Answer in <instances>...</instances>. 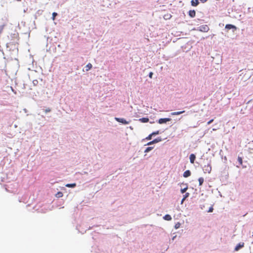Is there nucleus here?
I'll return each mask as SVG.
<instances>
[{"mask_svg":"<svg viewBox=\"0 0 253 253\" xmlns=\"http://www.w3.org/2000/svg\"><path fill=\"white\" fill-rule=\"evenodd\" d=\"M162 141V138L161 137H158L153 139V140L149 142L148 143H147L146 145H153V144L157 143H158L159 142H161Z\"/></svg>","mask_w":253,"mask_h":253,"instance_id":"4","label":"nucleus"},{"mask_svg":"<svg viewBox=\"0 0 253 253\" xmlns=\"http://www.w3.org/2000/svg\"><path fill=\"white\" fill-rule=\"evenodd\" d=\"M237 29V28L236 26L231 24H228L225 25V32H228L229 30H231L233 33H234Z\"/></svg>","mask_w":253,"mask_h":253,"instance_id":"2","label":"nucleus"},{"mask_svg":"<svg viewBox=\"0 0 253 253\" xmlns=\"http://www.w3.org/2000/svg\"><path fill=\"white\" fill-rule=\"evenodd\" d=\"M66 186L69 188H74L76 186V183H68L66 185Z\"/></svg>","mask_w":253,"mask_h":253,"instance_id":"22","label":"nucleus"},{"mask_svg":"<svg viewBox=\"0 0 253 253\" xmlns=\"http://www.w3.org/2000/svg\"><path fill=\"white\" fill-rule=\"evenodd\" d=\"M149 119L147 117L140 118L139 121L143 123H146L149 122Z\"/></svg>","mask_w":253,"mask_h":253,"instance_id":"19","label":"nucleus"},{"mask_svg":"<svg viewBox=\"0 0 253 253\" xmlns=\"http://www.w3.org/2000/svg\"><path fill=\"white\" fill-rule=\"evenodd\" d=\"M163 219L165 220L170 221L171 220L172 218L169 214H167L163 217Z\"/></svg>","mask_w":253,"mask_h":253,"instance_id":"21","label":"nucleus"},{"mask_svg":"<svg viewBox=\"0 0 253 253\" xmlns=\"http://www.w3.org/2000/svg\"><path fill=\"white\" fill-rule=\"evenodd\" d=\"M114 119L117 122L121 123L123 125H127L129 123V121H127L124 118L115 117Z\"/></svg>","mask_w":253,"mask_h":253,"instance_id":"3","label":"nucleus"},{"mask_svg":"<svg viewBox=\"0 0 253 253\" xmlns=\"http://www.w3.org/2000/svg\"><path fill=\"white\" fill-rule=\"evenodd\" d=\"M38 83H39V82L37 80H34L33 81V84L34 86L37 85Z\"/></svg>","mask_w":253,"mask_h":253,"instance_id":"29","label":"nucleus"},{"mask_svg":"<svg viewBox=\"0 0 253 253\" xmlns=\"http://www.w3.org/2000/svg\"><path fill=\"white\" fill-rule=\"evenodd\" d=\"M213 211V208L212 206H211V207H210L209 210L208 211V212H212Z\"/></svg>","mask_w":253,"mask_h":253,"instance_id":"31","label":"nucleus"},{"mask_svg":"<svg viewBox=\"0 0 253 253\" xmlns=\"http://www.w3.org/2000/svg\"><path fill=\"white\" fill-rule=\"evenodd\" d=\"M185 111L173 112H171L170 113V115H171V116L179 115H180V114H182L185 113Z\"/></svg>","mask_w":253,"mask_h":253,"instance_id":"17","label":"nucleus"},{"mask_svg":"<svg viewBox=\"0 0 253 253\" xmlns=\"http://www.w3.org/2000/svg\"><path fill=\"white\" fill-rule=\"evenodd\" d=\"M153 73L152 72H150L149 73V75H148V76L150 78L152 79V77H153Z\"/></svg>","mask_w":253,"mask_h":253,"instance_id":"32","label":"nucleus"},{"mask_svg":"<svg viewBox=\"0 0 253 253\" xmlns=\"http://www.w3.org/2000/svg\"><path fill=\"white\" fill-rule=\"evenodd\" d=\"M63 193L61 192H58L56 194L55 196L57 198H61L63 196Z\"/></svg>","mask_w":253,"mask_h":253,"instance_id":"25","label":"nucleus"},{"mask_svg":"<svg viewBox=\"0 0 253 253\" xmlns=\"http://www.w3.org/2000/svg\"><path fill=\"white\" fill-rule=\"evenodd\" d=\"M188 15L191 18H194L196 15V11L195 10H190L188 11Z\"/></svg>","mask_w":253,"mask_h":253,"instance_id":"13","label":"nucleus"},{"mask_svg":"<svg viewBox=\"0 0 253 253\" xmlns=\"http://www.w3.org/2000/svg\"><path fill=\"white\" fill-rule=\"evenodd\" d=\"M15 41L10 42L6 44V52L9 54L11 60H17L18 46Z\"/></svg>","mask_w":253,"mask_h":253,"instance_id":"1","label":"nucleus"},{"mask_svg":"<svg viewBox=\"0 0 253 253\" xmlns=\"http://www.w3.org/2000/svg\"><path fill=\"white\" fill-rule=\"evenodd\" d=\"M198 181H199V186H201L204 183V179L203 177H201L198 179Z\"/></svg>","mask_w":253,"mask_h":253,"instance_id":"24","label":"nucleus"},{"mask_svg":"<svg viewBox=\"0 0 253 253\" xmlns=\"http://www.w3.org/2000/svg\"><path fill=\"white\" fill-rule=\"evenodd\" d=\"M198 28L200 31L203 32H207L209 30V28L207 25H201Z\"/></svg>","mask_w":253,"mask_h":253,"instance_id":"7","label":"nucleus"},{"mask_svg":"<svg viewBox=\"0 0 253 253\" xmlns=\"http://www.w3.org/2000/svg\"><path fill=\"white\" fill-rule=\"evenodd\" d=\"M186 199H184L183 198H182V199L181 200V204H182L183 203V202Z\"/></svg>","mask_w":253,"mask_h":253,"instance_id":"37","label":"nucleus"},{"mask_svg":"<svg viewBox=\"0 0 253 253\" xmlns=\"http://www.w3.org/2000/svg\"><path fill=\"white\" fill-rule=\"evenodd\" d=\"M238 161L239 164L240 165H242L243 168H246V166L243 165V159L242 157L238 156Z\"/></svg>","mask_w":253,"mask_h":253,"instance_id":"18","label":"nucleus"},{"mask_svg":"<svg viewBox=\"0 0 253 253\" xmlns=\"http://www.w3.org/2000/svg\"><path fill=\"white\" fill-rule=\"evenodd\" d=\"M244 246V243L243 242H240L239 244H238L234 248L235 251H238L240 249H241Z\"/></svg>","mask_w":253,"mask_h":253,"instance_id":"9","label":"nucleus"},{"mask_svg":"<svg viewBox=\"0 0 253 253\" xmlns=\"http://www.w3.org/2000/svg\"><path fill=\"white\" fill-rule=\"evenodd\" d=\"M181 225V224L179 223V222H177L175 225H174V228L176 229H178L180 226Z\"/></svg>","mask_w":253,"mask_h":253,"instance_id":"26","label":"nucleus"},{"mask_svg":"<svg viewBox=\"0 0 253 253\" xmlns=\"http://www.w3.org/2000/svg\"><path fill=\"white\" fill-rule=\"evenodd\" d=\"M191 172L189 170H186L183 174V177L187 178L191 175Z\"/></svg>","mask_w":253,"mask_h":253,"instance_id":"15","label":"nucleus"},{"mask_svg":"<svg viewBox=\"0 0 253 253\" xmlns=\"http://www.w3.org/2000/svg\"><path fill=\"white\" fill-rule=\"evenodd\" d=\"M10 38L11 40H13V41H14V39H17V40H18V34L17 33L11 34L10 35Z\"/></svg>","mask_w":253,"mask_h":253,"instance_id":"14","label":"nucleus"},{"mask_svg":"<svg viewBox=\"0 0 253 253\" xmlns=\"http://www.w3.org/2000/svg\"><path fill=\"white\" fill-rule=\"evenodd\" d=\"M182 185L185 186V187H184L183 188H181L180 190L181 193L183 194V193H185L186 191H187V190L188 189V186H187V183H180V186L182 187Z\"/></svg>","mask_w":253,"mask_h":253,"instance_id":"10","label":"nucleus"},{"mask_svg":"<svg viewBox=\"0 0 253 253\" xmlns=\"http://www.w3.org/2000/svg\"><path fill=\"white\" fill-rule=\"evenodd\" d=\"M5 24L0 25V34H1L2 33L3 29L4 27H5Z\"/></svg>","mask_w":253,"mask_h":253,"instance_id":"28","label":"nucleus"},{"mask_svg":"<svg viewBox=\"0 0 253 253\" xmlns=\"http://www.w3.org/2000/svg\"><path fill=\"white\" fill-rule=\"evenodd\" d=\"M161 133V132L160 130H157L155 131H154L152 132L151 134H150L147 137H146V140H151L152 138V136H155L156 135L159 134Z\"/></svg>","mask_w":253,"mask_h":253,"instance_id":"6","label":"nucleus"},{"mask_svg":"<svg viewBox=\"0 0 253 253\" xmlns=\"http://www.w3.org/2000/svg\"><path fill=\"white\" fill-rule=\"evenodd\" d=\"M154 148V147H152V146H149V147H147L145 151H144V152L145 153H148L150 151H151Z\"/></svg>","mask_w":253,"mask_h":253,"instance_id":"23","label":"nucleus"},{"mask_svg":"<svg viewBox=\"0 0 253 253\" xmlns=\"http://www.w3.org/2000/svg\"><path fill=\"white\" fill-rule=\"evenodd\" d=\"M191 5L193 6H197L199 4V0H191Z\"/></svg>","mask_w":253,"mask_h":253,"instance_id":"16","label":"nucleus"},{"mask_svg":"<svg viewBox=\"0 0 253 253\" xmlns=\"http://www.w3.org/2000/svg\"><path fill=\"white\" fill-rule=\"evenodd\" d=\"M92 67V65L91 63H88L84 68L83 69L84 71H88L89 70H90Z\"/></svg>","mask_w":253,"mask_h":253,"instance_id":"11","label":"nucleus"},{"mask_svg":"<svg viewBox=\"0 0 253 253\" xmlns=\"http://www.w3.org/2000/svg\"><path fill=\"white\" fill-rule=\"evenodd\" d=\"M90 229H91V227H89V228H88V230Z\"/></svg>","mask_w":253,"mask_h":253,"instance_id":"38","label":"nucleus"},{"mask_svg":"<svg viewBox=\"0 0 253 253\" xmlns=\"http://www.w3.org/2000/svg\"><path fill=\"white\" fill-rule=\"evenodd\" d=\"M204 172L210 173L211 170V167L210 164H208L207 166H205L203 168Z\"/></svg>","mask_w":253,"mask_h":253,"instance_id":"8","label":"nucleus"},{"mask_svg":"<svg viewBox=\"0 0 253 253\" xmlns=\"http://www.w3.org/2000/svg\"><path fill=\"white\" fill-rule=\"evenodd\" d=\"M45 112L46 113H48V112H50L51 111V109L50 108H47V109H46L45 110H44Z\"/></svg>","mask_w":253,"mask_h":253,"instance_id":"33","label":"nucleus"},{"mask_svg":"<svg viewBox=\"0 0 253 253\" xmlns=\"http://www.w3.org/2000/svg\"><path fill=\"white\" fill-rule=\"evenodd\" d=\"M190 162L191 164H193L196 159V155L194 154H191L189 156Z\"/></svg>","mask_w":253,"mask_h":253,"instance_id":"12","label":"nucleus"},{"mask_svg":"<svg viewBox=\"0 0 253 253\" xmlns=\"http://www.w3.org/2000/svg\"><path fill=\"white\" fill-rule=\"evenodd\" d=\"M171 119L169 118H160L158 121L157 123L160 124H166L168 122L170 121Z\"/></svg>","mask_w":253,"mask_h":253,"instance_id":"5","label":"nucleus"},{"mask_svg":"<svg viewBox=\"0 0 253 253\" xmlns=\"http://www.w3.org/2000/svg\"><path fill=\"white\" fill-rule=\"evenodd\" d=\"M213 120H212H212H210V121L208 122V125L211 124L213 122Z\"/></svg>","mask_w":253,"mask_h":253,"instance_id":"36","label":"nucleus"},{"mask_svg":"<svg viewBox=\"0 0 253 253\" xmlns=\"http://www.w3.org/2000/svg\"><path fill=\"white\" fill-rule=\"evenodd\" d=\"M11 90L12 91H13V92L15 94H17V92L12 87H11Z\"/></svg>","mask_w":253,"mask_h":253,"instance_id":"35","label":"nucleus"},{"mask_svg":"<svg viewBox=\"0 0 253 253\" xmlns=\"http://www.w3.org/2000/svg\"><path fill=\"white\" fill-rule=\"evenodd\" d=\"M18 86H20L21 88L23 89H25L26 88V84L24 83H18L16 84Z\"/></svg>","mask_w":253,"mask_h":253,"instance_id":"20","label":"nucleus"},{"mask_svg":"<svg viewBox=\"0 0 253 253\" xmlns=\"http://www.w3.org/2000/svg\"><path fill=\"white\" fill-rule=\"evenodd\" d=\"M189 196V193L188 192L185 193V194L183 195V199H186Z\"/></svg>","mask_w":253,"mask_h":253,"instance_id":"30","label":"nucleus"},{"mask_svg":"<svg viewBox=\"0 0 253 253\" xmlns=\"http://www.w3.org/2000/svg\"><path fill=\"white\" fill-rule=\"evenodd\" d=\"M58 15L57 13L54 12L52 14V19L54 20L55 18V17Z\"/></svg>","mask_w":253,"mask_h":253,"instance_id":"27","label":"nucleus"},{"mask_svg":"<svg viewBox=\"0 0 253 253\" xmlns=\"http://www.w3.org/2000/svg\"><path fill=\"white\" fill-rule=\"evenodd\" d=\"M171 17V16H169V15H165L164 16V18L165 19H169L170 17Z\"/></svg>","mask_w":253,"mask_h":253,"instance_id":"34","label":"nucleus"}]
</instances>
